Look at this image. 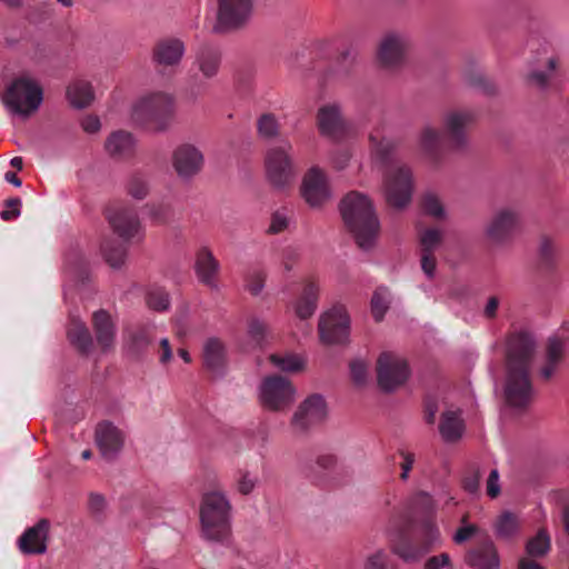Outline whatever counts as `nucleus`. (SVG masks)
<instances>
[{
    "label": "nucleus",
    "instance_id": "obj_58",
    "mask_svg": "<svg viewBox=\"0 0 569 569\" xmlns=\"http://www.w3.org/2000/svg\"><path fill=\"white\" fill-rule=\"evenodd\" d=\"M450 566V557L445 552L438 556H432L425 562V569H442Z\"/></svg>",
    "mask_w": 569,
    "mask_h": 569
},
{
    "label": "nucleus",
    "instance_id": "obj_38",
    "mask_svg": "<svg viewBox=\"0 0 569 569\" xmlns=\"http://www.w3.org/2000/svg\"><path fill=\"white\" fill-rule=\"evenodd\" d=\"M127 193L136 199L143 200L150 191L149 179L144 173L133 172L128 177L126 183Z\"/></svg>",
    "mask_w": 569,
    "mask_h": 569
},
{
    "label": "nucleus",
    "instance_id": "obj_49",
    "mask_svg": "<svg viewBox=\"0 0 569 569\" xmlns=\"http://www.w3.org/2000/svg\"><path fill=\"white\" fill-rule=\"evenodd\" d=\"M290 223V217L287 209H279L272 213L268 231L270 233H280L284 231Z\"/></svg>",
    "mask_w": 569,
    "mask_h": 569
},
{
    "label": "nucleus",
    "instance_id": "obj_40",
    "mask_svg": "<svg viewBox=\"0 0 569 569\" xmlns=\"http://www.w3.org/2000/svg\"><path fill=\"white\" fill-rule=\"evenodd\" d=\"M147 305L154 311H167L170 307L169 293L160 287H150L146 298Z\"/></svg>",
    "mask_w": 569,
    "mask_h": 569
},
{
    "label": "nucleus",
    "instance_id": "obj_35",
    "mask_svg": "<svg viewBox=\"0 0 569 569\" xmlns=\"http://www.w3.org/2000/svg\"><path fill=\"white\" fill-rule=\"evenodd\" d=\"M442 143L440 131L430 124H426L419 134L418 147L428 157H436Z\"/></svg>",
    "mask_w": 569,
    "mask_h": 569
},
{
    "label": "nucleus",
    "instance_id": "obj_4",
    "mask_svg": "<svg viewBox=\"0 0 569 569\" xmlns=\"http://www.w3.org/2000/svg\"><path fill=\"white\" fill-rule=\"evenodd\" d=\"M230 502L219 491L203 496L200 508L202 533L207 540L226 542L229 537Z\"/></svg>",
    "mask_w": 569,
    "mask_h": 569
},
{
    "label": "nucleus",
    "instance_id": "obj_54",
    "mask_svg": "<svg viewBox=\"0 0 569 569\" xmlns=\"http://www.w3.org/2000/svg\"><path fill=\"white\" fill-rule=\"evenodd\" d=\"M463 525L456 531L453 536V541L458 545L471 539L479 532V528L476 525L466 523L462 520Z\"/></svg>",
    "mask_w": 569,
    "mask_h": 569
},
{
    "label": "nucleus",
    "instance_id": "obj_53",
    "mask_svg": "<svg viewBox=\"0 0 569 569\" xmlns=\"http://www.w3.org/2000/svg\"><path fill=\"white\" fill-rule=\"evenodd\" d=\"M557 60L555 58H550L548 60V69L549 72L535 71L530 74L531 81L539 88H546L549 81L550 73L556 69Z\"/></svg>",
    "mask_w": 569,
    "mask_h": 569
},
{
    "label": "nucleus",
    "instance_id": "obj_16",
    "mask_svg": "<svg viewBox=\"0 0 569 569\" xmlns=\"http://www.w3.org/2000/svg\"><path fill=\"white\" fill-rule=\"evenodd\" d=\"M327 416V406L322 396L313 395L307 398L292 417V426L299 431L322 421Z\"/></svg>",
    "mask_w": 569,
    "mask_h": 569
},
{
    "label": "nucleus",
    "instance_id": "obj_63",
    "mask_svg": "<svg viewBox=\"0 0 569 569\" xmlns=\"http://www.w3.org/2000/svg\"><path fill=\"white\" fill-rule=\"evenodd\" d=\"M173 353L169 340L162 338L160 340L159 362L162 366L168 365L172 360Z\"/></svg>",
    "mask_w": 569,
    "mask_h": 569
},
{
    "label": "nucleus",
    "instance_id": "obj_39",
    "mask_svg": "<svg viewBox=\"0 0 569 569\" xmlns=\"http://www.w3.org/2000/svg\"><path fill=\"white\" fill-rule=\"evenodd\" d=\"M562 345L561 342L552 338L549 340L547 362L540 370V375L545 380L550 379L556 372L558 361L561 356Z\"/></svg>",
    "mask_w": 569,
    "mask_h": 569
},
{
    "label": "nucleus",
    "instance_id": "obj_9",
    "mask_svg": "<svg viewBox=\"0 0 569 569\" xmlns=\"http://www.w3.org/2000/svg\"><path fill=\"white\" fill-rule=\"evenodd\" d=\"M319 337L325 345H343L349 340L350 317L342 305L325 311L318 323Z\"/></svg>",
    "mask_w": 569,
    "mask_h": 569
},
{
    "label": "nucleus",
    "instance_id": "obj_6",
    "mask_svg": "<svg viewBox=\"0 0 569 569\" xmlns=\"http://www.w3.org/2000/svg\"><path fill=\"white\" fill-rule=\"evenodd\" d=\"M1 100L9 112L26 118L39 109L43 91L37 80L23 74L8 86Z\"/></svg>",
    "mask_w": 569,
    "mask_h": 569
},
{
    "label": "nucleus",
    "instance_id": "obj_18",
    "mask_svg": "<svg viewBox=\"0 0 569 569\" xmlns=\"http://www.w3.org/2000/svg\"><path fill=\"white\" fill-rule=\"evenodd\" d=\"M96 442L106 460H113L121 451L124 443L123 432L109 421L97 426Z\"/></svg>",
    "mask_w": 569,
    "mask_h": 569
},
{
    "label": "nucleus",
    "instance_id": "obj_55",
    "mask_svg": "<svg viewBox=\"0 0 569 569\" xmlns=\"http://www.w3.org/2000/svg\"><path fill=\"white\" fill-rule=\"evenodd\" d=\"M21 200L19 198H11L6 201V209L1 211V219L9 221L20 216Z\"/></svg>",
    "mask_w": 569,
    "mask_h": 569
},
{
    "label": "nucleus",
    "instance_id": "obj_50",
    "mask_svg": "<svg viewBox=\"0 0 569 569\" xmlns=\"http://www.w3.org/2000/svg\"><path fill=\"white\" fill-rule=\"evenodd\" d=\"M266 332L267 327L261 320L257 318L250 319L248 323V336L254 345L258 346L263 341Z\"/></svg>",
    "mask_w": 569,
    "mask_h": 569
},
{
    "label": "nucleus",
    "instance_id": "obj_25",
    "mask_svg": "<svg viewBox=\"0 0 569 569\" xmlns=\"http://www.w3.org/2000/svg\"><path fill=\"white\" fill-rule=\"evenodd\" d=\"M472 120L473 116L468 111H451L446 114L445 128L455 147H461L465 143V132Z\"/></svg>",
    "mask_w": 569,
    "mask_h": 569
},
{
    "label": "nucleus",
    "instance_id": "obj_8",
    "mask_svg": "<svg viewBox=\"0 0 569 569\" xmlns=\"http://www.w3.org/2000/svg\"><path fill=\"white\" fill-rule=\"evenodd\" d=\"M412 174L410 168L397 162L388 166L385 173V194L388 203L401 209L411 200Z\"/></svg>",
    "mask_w": 569,
    "mask_h": 569
},
{
    "label": "nucleus",
    "instance_id": "obj_45",
    "mask_svg": "<svg viewBox=\"0 0 569 569\" xmlns=\"http://www.w3.org/2000/svg\"><path fill=\"white\" fill-rule=\"evenodd\" d=\"M436 506L432 497L427 492H418L410 499V511L417 515H432Z\"/></svg>",
    "mask_w": 569,
    "mask_h": 569
},
{
    "label": "nucleus",
    "instance_id": "obj_48",
    "mask_svg": "<svg viewBox=\"0 0 569 569\" xmlns=\"http://www.w3.org/2000/svg\"><path fill=\"white\" fill-rule=\"evenodd\" d=\"M258 483V478L249 471L240 470L237 473L236 485L237 490L241 495H249L253 491Z\"/></svg>",
    "mask_w": 569,
    "mask_h": 569
},
{
    "label": "nucleus",
    "instance_id": "obj_64",
    "mask_svg": "<svg viewBox=\"0 0 569 569\" xmlns=\"http://www.w3.org/2000/svg\"><path fill=\"white\" fill-rule=\"evenodd\" d=\"M350 158L351 156L349 151L339 150L332 156L331 162L336 169L342 170L348 166Z\"/></svg>",
    "mask_w": 569,
    "mask_h": 569
},
{
    "label": "nucleus",
    "instance_id": "obj_29",
    "mask_svg": "<svg viewBox=\"0 0 569 569\" xmlns=\"http://www.w3.org/2000/svg\"><path fill=\"white\" fill-rule=\"evenodd\" d=\"M93 326L98 345L103 351H108L112 348L116 336L111 317L104 310H99L93 313Z\"/></svg>",
    "mask_w": 569,
    "mask_h": 569
},
{
    "label": "nucleus",
    "instance_id": "obj_28",
    "mask_svg": "<svg viewBox=\"0 0 569 569\" xmlns=\"http://www.w3.org/2000/svg\"><path fill=\"white\" fill-rule=\"evenodd\" d=\"M203 362L208 369L220 372L227 362L224 343L216 337L208 338L203 345Z\"/></svg>",
    "mask_w": 569,
    "mask_h": 569
},
{
    "label": "nucleus",
    "instance_id": "obj_21",
    "mask_svg": "<svg viewBox=\"0 0 569 569\" xmlns=\"http://www.w3.org/2000/svg\"><path fill=\"white\" fill-rule=\"evenodd\" d=\"M465 562L471 569H500V557L497 547L488 537L478 546L468 550Z\"/></svg>",
    "mask_w": 569,
    "mask_h": 569
},
{
    "label": "nucleus",
    "instance_id": "obj_27",
    "mask_svg": "<svg viewBox=\"0 0 569 569\" xmlns=\"http://www.w3.org/2000/svg\"><path fill=\"white\" fill-rule=\"evenodd\" d=\"M220 61V50L214 46L203 44L196 53L194 64L204 78H212L218 73Z\"/></svg>",
    "mask_w": 569,
    "mask_h": 569
},
{
    "label": "nucleus",
    "instance_id": "obj_3",
    "mask_svg": "<svg viewBox=\"0 0 569 569\" xmlns=\"http://www.w3.org/2000/svg\"><path fill=\"white\" fill-rule=\"evenodd\" d=\"M174 116L173 97L163 91L149 92L139 97L131 108V120L151 131H163Z\"/></svg>",
    "mask_w": 569,
    "mask_h": 569
},
{
    "label": "nucleus",
    "instance_id": "obj_44",
    "mask_svg": "<svg viewBox=\"0 0 569 569\" xmlns=\"http://www.w3.org/2000/svg\"><path fill=\"white\" fill-rule=\"evenodd\" d=\"M279 121L272 113H263L257 121L259 137L263 139H273L279 134Z\"/></svg>",
    "mask_w": 569,
    "mask_h": 569
},
{
    "label": "nucleus",
    "instance_id": "obj_31",
    "mask_svg": "<svg viewBox=\"0 0 569 569\" xmlns=\"http://www.w3.org/2000/svg\"><path fill=\"white\" fill-rule=\"evenodd\" d=\"M465 425L460 411L448 410L442 413L439 431L446 442H453L461 438Z\"/></svg>",
    "mask_w": 569,
    "mask_h": 569
},
{
    "label": "nucleus",
    "instance_id": "obj_34",
    "mask_svg": "<svg viewBox=\"0 0 569 569\" xmlns=\"http://www.w3.org/2000/svg\"><path fill=\"white\" fill-rule=\"evenodd\" d=\"M67 98L72 107L83 109L93 101L94 96L89 82L77 80L68 87Z\"/></svg>",
    "mask_w": 569,
    "mask_h": 569
},
{
    "label": "nucleus",
    "instance_id": "obj_61",
    "mask_svg": "<svg viewBox=\"0 0 569 569\" xmlns=\"http://www.w3.org/2000/svg\"><path fill=\"white\" fill-rule=\"evenodd\" d=\"M88 503H89V509L96 515L101 513L107 507V501H106L104 497L97 492H92L89 495Z\"/></svg>",
    "mask_w": 569,
    "mask_h": 569
},
{
    "label": "nucleus",
    "instance_id": "obj_57",
    "mask_svg": "<svg viewBox=\"0 0 569 569\" xmlns=\"http://www.w3.org/2000/svg\"><path fill=\"white\" fill-rule=\"evenodd\" d=\"M388 565V556L385 551L378 550L368 557L365 569H386Z\"/></svg>",
    "mask_w": 569,
    "mask_h": 569
},
{
    "label": "nucleus",
    "instance_id": "obj_42",
    "mask_svg": "<svg viewBox=\"0 0 569 569\" xmlns=\"http://www.w3.org/2000/svg\"><path fill=\"white\" fill-rule=\"evenodd\" d=\"M557 248L549 238H542L539 243V266L542 269L549 270L555 267L557 262Z\"/></svg>",
    "mask_w": 569,
    "mask_h": 569
},
{
    "label": "nucleus",
    "instance_id": "obj_32",
    "mask_svg": "<svg viewBox=\"0 0 569 569\" xmlns=\"http://www.w3.org/2000/svg\"><path fill=\"white\" fill-rule=\"evenodd\" d=\"M100 251L106 262L113 269H120L124 264L128 254L127 248L111 237L103 238Z\"/></svg>",
    "mask_w": 569,
    "mask_h": 569
},
{
    "label": "nucleus",
    "instance_id": "obj_24",
    "mask_svg": "<svg viewBox=\"0 0 569 569\" xmlns=\"http://www.w3.org/2000/svg\"><path fill=\"white\" fill-rule=\"evenodd\" d=\"M48 531L49 522L44 519L27 529L18 541L21 552L27 555L44 553L47 551Z\"/></svg>",
    "mask_w": 569,
    "mask_h": 569
},
{
    "label": "nucleus",
    "instance_id": "obj_13",
    "mask_svg": "<svg viewBox=\"0 0 569 569\" xmlns=\"http://www.w3.org/2000/svg\"><path fill=\"white\" fill-rule=\"evenodd\" d=\"M252 0H219L216 31L237 29L246 24L252 14Z\"/></svg>",
    "mask_w": 569,
    "mask_h": 569
},
{
    "label": "nucleus",
    "instance_id": "obj_15",
    "mask_svg": "<svg viewBox=\"0 0 569 569\" xmlns=\"http://www.w3.org/2000/svg\"><path fill=\"white\" fill-rule=\"evenodd\" d=\"M171 162L181 179H190L201 170L203 154L193 144L182 143L173 150Z\"/></svg>",
    "mask_w": 569,
    "mask_h": 569
},
{
    "label": "nucleus",
    "instance_id": "obj_52",
    "mask_svg": "<svg viewBox=\"0 0 569 569\" xmlns=\"http://www.w3.org/2000/svg\"><path fill=\"white\" fill-rule=\"evenodd\" d=\"M149 345V338L144 331H139L131 335L128 339V351L138 353Z\"/></svg>",
    "mask_w": 569,
    "mask_h": 569
},
{
    "label": "nucleus",
    "instance_id": "obj_51",
    "mask_svg": "<svg viewBox=\"0 0 569 569\" xmlns=\"http://www.w3.org/2000/svg\"><path fill=\"white\" fill-rule=\"evenodd\" d=\"M423 209L428 214L436 218H441L445 216L443 207L438 197L435 194H426L423 198Z\"/></svg>",
    "mask_w": 569,
    "mask_h": 569
},
{
    "label": "nucleus",
    "instance_id": "obj_11",
    "mask_svg": "<svg viewBox=\"0 0 569 569\" xmlns=\"http://www.w3.org/2000/svg\"><path fill=\"white\" fill-rule=\"evenodd\" d=\"M106 219L116 234L124 241H142L144 228L133 208L117 207L106 212Z\"/></svg>",
    "mask_w": 569,
    "mask_h": 569
},
{
    "label": "nucleus",
    "instance_id": "obj_7",
    "mask_svg": "<svg viewBox=\"0 0 569 569\" xmlns=\"http://www.w3.org/2000/svg\"><path fill=\"white\" fill-rule=\"evenodd\" d=\"M297 390L292 382L279 375L266 376L258 388V397L263 408L282 411L296 401Z\"/></svg>",
    "mask_w": 569,
    "mask_h": 569
},
{
    "label": "nucleus",
    "instance_id": "obj_37",
    "mask_svg": "<svg viewBox=\"0 0 569 569\" xmlns=\"http://www.w3.org/2000/svg\"><path fill=\"white\" fill-rule=\"evenodd\" d=\"M518 518L510 511H503L495 522V532L499 539L509 540L518 533Z\"/></svg>",
    "mask_w": 569,
    "mask_h": 569
},
{
    "label": "nucleus",
    "instance_id": "obj_22",
    "mask_svg": "<svg viewBox=\"0 0 569 569\" xmlns=\"http://www.w3.org/2000/svg\"><path fill=\"white\" fill-rule=\"evenodd\" d=\"M317 122L320 133L333 140L339 139L346 130V123L337 103L322 106L318 110Z\"/></svg>",
    "mask_w": 569,
    "mask_h": 569
},
{
    "label": "nucleus",
    "instance_id": "obj_47",
    "mask_svg": "<svg viewBox=\"0 0 569 569\" xmlns=\"http://www.w3.org/2000/svg\"><path fill=\"white\" fill-rule=\"evenodd\" d=\"M147 208H148V217L154 223H158V224L166 223L172 214V209H171L170 204H168V203H163V202L152 203V204H149Z\"/></svg>",
    "mask_w": 569,
    "mask_h": 569
},
{
    "label": "nucleus",
    "instance_id": "obj_36",
    "mask_svg": "<svg viewBox=\"0 0 569 569\" xmlns=\"http://www.w3.org/2000/svg\"><path fill=\"white\" fill-rule=\"evenodd\" d=\"M269 360L273 367L283 372H299L306 365L301 356L291 352L272 353Z\"/></svg>",
    "mask_w": 569,
    "mask_h": 569
},
{
    "label": "nucleus",
    "instance_id": "obj_10",
    "mask_svg": "<svg viewBox=\"0 0 569 569\" xmlns=\"http://www.w3.org/2000/svg\"><path fill=\"white\" fill-rule=\"evenodd\" d=\"M292 147L289 142L272 147L267 151L264 166L269 182L277 189H284L295 178L292 159L290 156Z\"/></svg>",
    "mask_w": 569,
    "mask_h": 569
},
{
    "label": "nucleus",
    "instance_id": "obj_14",
    "mask_svg": "<svg viewBox=\"0 0 569 569\" xmlns=\"http://www.w3.org/2000/svg\"><path fill=\"white\" fill-rule=\"evenodd\" d=\"M300 192L311 208H320L329 201L331 189L325 171L318 167L310 168L303 176Z\"/></svg>",
    "mask_w": 569,
    "mask_h": 569
},
{
    "label": "nucleus",
    "instance_id": "obj_46",
    "mask_svg": "<svg viewBox=\"0 0 569 569\" xmlns=\"http://www.w3.org/2000/svg\"><path fill=\"white\" fill-rule=\"evenodd\" d=\"M442 240V232L438 229H427L420 234L421 253L433 254Z\"/></svg>",
    "mask_w": 569,
    "mask_h": 569
},
{
    "label": "nucleus",
    "instance_id": "obj_30",
    "mask_svg": "<svg viewBox=\"0 0 569 569\" xmlns=\"http://www.w3.org/2000/svg\"><path fill=\"white\" fill-rule=\"evenodd\" d=\"M68 339L80 352L88 353L92 348V338L84 322L71 315L67 329Z\"/></svg>",
    "mask_w": 569,
    "mask_h": 569
},
{
    "label": "nucleus",
    "instance_id": "obj_43",
    "mask_svg": "<svg viewBox=\"0 0 569 569\" xmlns=\"http://www.w3.org/2000/svg\"><path fill=\"white\" fill-rule=\"evenodd\" d=\"M550 549V537L546 530L541 529L531 538L526 546V551L531 557H542Z\"/></svg>",
    "mask_w": 569,
    "mask_h": 569
},
{
    "label": "nucleus",
    "instance_id": "obj_17",
    "mask_svg": "<svg viewBox=\"0 0 569 569\" xmlns=\"http://www.w3.org/2000/svg\"><path fill=\"white\" fill-rule=\"evenodd\" d=\"M410 40L403 33L390 32L386 34L379 44L378 59L385 67H395L402 62Z\"/></svg>",
    "mask_w": 569,
    "mask_h": 569
},
{
    "label": "nucleus",
    "instance_id": "obj_12",
    "mask_svg": "<svg viewBox=\"0 0 569 569\" xmlns=\"http://www.w3.org/2000/svg\"><path fill=\"white\" fill-rule=\"evenodd\" d=\"M378 383L385 391H393L409 377L407 361L392 352H383L378 358Z\"/></svg>",
    "mask_w": 569,
    "mask_h": 569
},
{
    "label": "nucleus",
    "instance_id": "obj_62",
    "mask_svg": "<svg viewBox=\"0 0 569 569\" xmlns=\"http://www.w3.org/2000/svg\"><path fill=\"white\" fill-rule=\"evenodd\" d=\"M81 128L87 133H96L101 129L100 119L97 116L88 114L81 120Z\"/></svg>",
    "mask_w": 569,
    "mask_h": 569
},
{
    "label": "nucleus",
    "instance_id": "obj_26",
    "mask_svg": "<svg viewBox=\"0 0 569 569\" xmlns=\"http://www.w3.org/2000/svg\"><path fill=\"white\" fill-rule=\"evenodd\" d=\"M320 293V286L316 281H307L303 286L300 297L293 305L295 313L298 318L305 320L310 318L317 307Z\"/></svg>",
    "mask_w": 569,
    "mask_h": 569
},
{
    "label": "nucleus",
    "instance_id": "obj_33",
    "mask_svg": "<svg viewBox=\"0 0 569 569\" xmlns=\"http://www.w3.org/2000/svg\"><path fill=\"white\" fill-rule=\"evenodd\" d=\"M134 138L130 132L116 131L106 141V150L113 157H123L132 153Z\"/></svg>",
    "mask_w": 569,
    "mask_h": 569
},
{
    "label": "nucleus",
    "instance_id": "obj_20",
    "mask_svg": "<svg viewBox=\"0 0 569 569\" xmlns=\"http://www.w3.org/2000/svg\"><path fill=\"white\" fill-rule=\"evenodd\" d=\"M519 223V216L515 210H499L486 228V234L493 243L508 241L516 231Z\"/></svg>",
    "mask_w": 569,
    "mask_h": 569
},
{
    "label": "nucleus",
    "instance_id": "obj_56",
    "mask_svg": "<svg viewBox=\"0 0 569 569\" xmlns=\"http://www.w3.org/2000/svg\"><path fill=\"white\" fill-rule=\"evenodd\" d=\"M350 372L353 381L357 385H361L366 381L368 375V366L362 360H355L350 365Z\"/></svg>",
    "mask_w": 569,
    "mask_h": 569
},
{
    "label": "nucleus",
    "instance_id": "obj_2",
    "mask_svg": "<svg viewBox=\"0 0 569 569\" xmlns=\"http://www.w3.org/2000/svg\"><path fill=\"white\" fill-rule=\"evenodd\" d=\"M340 211L357 244L363 250L371 249L378 238L380 223L369 197L357 191L349 192L340 202Z\"/></svg>",
    "mask_w": 569,
    "mask_h": 569
},
{
    "label": "nucleus",
    "instance_id": "obj_23",
    "mask_svg": "<svg viewBox=\"0 0 569 569\" xmlns=\"http://www.w3.org/2000/svg\"><path fill=\"white\" fill-rule=\"evenodd\" d=\"M186 53L183 41L177 38L162 39L156 43L152 50V61L161 67L178 66Z\"/></svg>",
    "mask_w": 569,
    "mask_h": 569
},
{
    "label": "nucleus",
    "instance_id": "obj_1",
    "mask_svg": "<svg viewBox=\"0 0 569 569\" xmlns=\"http://www.w3.org/2000/svg\"><path fill=\"white\" fill-rule=\"evenodd\" d=\"M535 350L533 338L526 332L515 333L507 342V375L505 398L512 408L527 407L533 397L529 366Z\"/></svg>",
    "mask_w": 569,
    "mask_h": 569
},
{
    "label": "nucleus",
    "instance_id": "obj_5",
    "mask_svg": "<svg viewBox=\"0 0 569 569\" xmlns=\"http://www.w3.org/2000/svg\"><path fill=\"white\" fill-rule=\"evenodd\" d=\"M393 526L395 523H390L388 529L391 551L405 562L419 561L440 539L437 526L429 520L421 526L419 543H413L403 529H397Z\"/></svg>",
    "mask_w": 569,
    "mask_h": 569
},
{
    "label": "nucleus",
    "instance_id": "obj_59",
    "mask_svg": "<svg viewBox=\"0 0 569 569\" xmlns=\"http://www.w3.org/2000/svg\"><path fill=\"white\" fill-rule=\"evenodd\" d=\"M248 290L252 295H259L264 287V274L261 271H253L247 283Z\"/></svg>",
    "mask_w": 569,
    "mask_h": 569
},
{
    "label": "nucleus",
    "instance_id": "obj_41",
    "mask_svg": "<svg viewBox=\"0 0 569 569\" xmlns=\"http://www.w3.org/2000/svg\"><path fill=\"white\" fill-rule=\"evenodd\" d=\"M389 292L387 288H378L371 298V313L376 321H381L389 309Z\"/></svg>",
    "mask_w": 569,
    "mask_h": 569
},
{
    "label": "nucleus",
    "instance_id": "obj_19",
    "mask_svg": "<svg viewBox=\"0 0 569 569\" xmlns=\"http://www.w3.org/2000/svg\"><path fill=\"white\" fill-rule=\"evenodd\" d=\"M220 262L208 247H201L196 253L194 272L200 283L211 290L219 289Z\"/></svg>",
    "mask_w": 569,
    "mask_h": 569
},
{
    "label": "nucleus",
    "instance_id": "obj_60",
    "mask_svg": "<svg viewBox=\"0 0 569 569\" xmlns=\"http://www.w3.org/2000/svg\"><path fill=\"white\" fill-rule=\"evenodd\" d=\"M487 495L490 498H496L500 493L499 473L497 469H492L487 479Z\"/></svg>",
    "mask_w": 569,
    "mask_h": 569
}]
</instances>
